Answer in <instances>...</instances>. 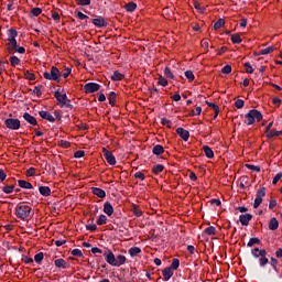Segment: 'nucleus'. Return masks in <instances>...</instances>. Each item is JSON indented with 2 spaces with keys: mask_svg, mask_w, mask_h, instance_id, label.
<instances>
[{
  "mask_svg": "<svg viewBox=\"0 0 282 282\" xmlns=\"http://www.w3.org/2000/svg\"><path fill=\"white\" fill-rule=\"evenodd\" d=\"M180 265H181L180 259H178V258H174V259L172 260V263H171V265H170V269L176 271V270H178Z\"/></svg>",
  "mask_w": 282,
  "mask_h": 282,
  "instance_id": "obj_39",
  "label": "nucleus"
},
{
  "mask_svg": "<svg viewBox=\"0 0 282 282\" xmlns=\"http://www.w3.org/2000/svg\"><path fill=\"white\" fill-rule=\"evenodd\" d=\"M203 151L207 159L213 160L215 158V152L209 145H204Z\"/></svg>",
  "mask_w": 282,
  "mask_h": 282,
  "instance_id": "obj_22",
  "label": "nucleus"
},
{
  "mask_svg": "<svg viewBox=\"0 0 282 282\" xmlns=\"http://www.w3.org/2000/svg\"><path fill=\"white\" fill-rule=\"evenodd\" d=\"M24 77L29 82H34L36 79L35 74L31 73L30 70H24Z\"/></svg>",
  "mask_w": 282,
  "mask_h": 282,
  "instance_id": "obj_43",
  "label": "nucleus"
},
{
  "mask_svg": "<svg viewBox=\"0 0 282 282\" xmlns=\"http://www.w3.org/2000/svg\"><path fill=\"white\" fill-rule=\"evenodd\" d=\"M131 212L138 218L143 216L142 209L135 204H132Z\"/></svg>",
  "mask_w": 282,
  "mask_h": 282,
  "instance_id": "obj_27",
  "label": "nucleus"
},
{
  "mask_svg": "<svg viewBox=\"0 0 282 282\" xmlns=\"http://www.w3.org/2000/svg\"><path fill=\"white\" fill-rule=\"evenodd\" d=\"M161 124L164 127H167L169 129H172V127H173V122L167 118H162Z\"/></svg>",
  "mask_w": 282,
  "mask_h": 282,
  "instance_id": "obj_48",
  "label": "nucleus"
},
{
  "mask_svg": "<svg viewBox=\"0 0 282 282\" xmlns=\"http://www.w3.org/2000/svg\"><path fill=\"white\" fill-rule=\"evenodd\" d=\"M221 73L225 74V75H229L232 73V66L231 65H225L223 68H221Z\"/></svg>",
  "mask_w": 282,
  "mask_h": 282,
  "instance_id": "obj_55",
  "label": "nucleus"
},
{
  "mask_svg": "<svg viewBox=\"0 0 282 282\" xmlns=\"http://www.w3.org/2000/svg\"><path fill=\"white\" fill-rule=\"evenodd\" d=\"M108 221V217L104 214L99 215L98 219H97V225L98 226H104L106 225Z\"/></svg>",
  "mask_w": 282,
  "mask_h": 282,
  "instance_id": "obj_40",
  "label": "nucleus"
},
{
  "mask_svg": "<svg viewBox=\"0 0 282 282\" xmlns=\"http://www.w3.org/2000/svg\"><path fill=\"white\" fill-rule=\"evenodd\" d=\"M77 6H90L91 0H76Z\"/></svg>",
  "mask_w": 282,
  "mask_h": 282,
  "instance_id": "obj_64",
  "label": "nucleus"
},
{
  "mask_svg": "<svg viewBox=\"0 0 282 282\" xmlns=\"http://www.w3.org/2000/svg\"><path fill=\"white\" fill-rule=\"evenodd\" d=\"M204 232L207 235V236H216L217 234V228L215 226H209L207 228L204 229Z\"/></svg>",
  "mask_w": 282,
  "mask_h": 282,
  "instance_id": "obj_36",
  "label": "nucleus"
},
{
  "mask_svg": "<svg viewBox=\"0 0 282 282\" xmlns=\"http://www.w3.org/2000/svg\"><path fill=\"white\" fill-rule=\"evenodd\" d=\"M54 98L56 99L58 106H61L64 101L68 99L67 94H62L59 90H56L54 93Z\"/></svg>",
  "mask_w": 282,
  "mask_h": 282,
  "instance_id": "obj_16",
  "label": "nucleus"
},
{
  "mask_svg": "<svg viewBox=\"0 0 282 282\" xmlns=\"http://www.w3.org/2000/svg\"><path fill=\"white\" fill-rule=\"evenodd\" d=\"M176 134L184 141L187 142L191 138V133L188 130L180 127L176 129Z\"/></svg>",
  "mask_w": 282,
  "mask_h": 282,
  "instance_id": "obj_11",
  "label": "nucleus"
},
{
  "mask_svg": "<svg viewBox=\"0 0 282 282\" xmlns=\"http://www.w3.org/2000/svg\"><path fill=\"white\" fill-rule=\"evenodd\" d=\"M4 126L9 130L18 131L21 128V121L14 118H8L4 120Z\"/></svg>",
  "mask_w": 282,
  "mask_h": 282,
  "instance_id": "obj_5",
  "label": "nucleus"
},
{
  "mask_svg": "<svg viewBox=\"0 0 282 282\" xmlns=\"http://www.w3.org/2000/svg\"><path fill=\"white\" fill-rule=\"evenodd\" d=\"M263 197H265V187H261L257 191V199L263 200Z\"/></svg>",
  "mask_w": 282,
  "mask_h": 282,
  "instance_id": "obj_45",
  "label": "nucleus"
},
{
  "mask_svg": "<svg viewBox=\"0 0 282 282\" xmlns=\"http://www.w3.org/2000/svg\"><path fill=\"white\" fill-rule=\"evenodd\" d=\"M274 137H282V130L276 131V130H271L269 133H267V138L273 139Z\"/></svg>",
  "mask_w": 282,
  "mask_h": 282,
  "instance_id": "obj_42",
  "label": "nucleus"
},
{
  "mask_svg": "<svg viewBox=\"0 0 282 282\" xmlns=\"http://www.w3.org/2000/svg\"><path fill=\"white\" fill-rule=\"evenodd\" d=\"M225 23L226 21L224 19H218L214 24V30H220Z\"/></svg>",
  "mask_w": 282,
  "mask_h": 282,
  "instance_id": "obj_49",
  "label": "nucleus"
},
{
  "mask_svg": "<svg viewBox=\"0 0 282 282\" xmlns=\"http://www.w3.org/2000/svg\"><path fill=\"white\" fill-rule=\"evenodd\" d=\"M256 245H261V239L258 238V237H252L249 239L248 243H247V247L248 248H252L254 247Z\"/></svg>",
  "mask_w": 282,
  "mask_h": 282,
  "instance_id": "obj_29",
  "label": "nucleus"
},
{
  "mask_svg": "<svg viewBox=\"0 0 282 282\" xmlns=\"http://www.w3.org/2000/svg\"><path fill=\"white\" fill-rule=\"evenodd\" d=\"M102 212L108 216L111 217L115 213V208L110 202H105L104 203V208Z\"/></svg>",
  "mask_w": 282,
  "mask_h": 282,
  "instance_id": "obj_17",
  "label": "nucleus"
},
{
  "mask_svg": "<svg viewBox=\"0 0 282 282\" xmlns=\"http://www.w3.org/2000/svg\"><path fill=\"white\" fill-rule=\"evenodd\" d=\"M128 253L131 258H134L142 253V249L140 247H131L129 248Z\"/></svg>",
  "mask_w": 282,
  "mask_h": 282,
  "instance_id": "obj_25",
  "label": "nucleus"
},
{
  "mask_svg": "<svg viewBox=\"0 0 282 282\" xmlns=\"http://www.w3.org/2000/svg\"><path fill=\"white\" fill-rule=\"evenodd\" d=\"M164 76H165L167 79H172V80L175 79V76H174V74L172 73V70H171L170 67H165V68H164Z\"/></svg>",
  "mask_w": 282,
  "mask_h": 282,
  "instance_id": "obj_44",
  "label": "nucleus"
},
{
  "mask_svg": "<svg viewBox=\"0 0 282 282\" xmlns=\"http://www.w3.org/2000/svg\"><path fill=\"white\" fill-rule=\"evenodd\" d=\"M138 8V4L135 2H129L124 6V10L127 12H134Z\"/></svg>",
  "mask_w": 282,
  "mask_h": 282,
  "instance_id": "obj_35",
  "label": "nucleus"
},
{
  "mask_svg": "<svg viewBox=\"0 0 282 282\" xmlns=\"http://www.w3.org/2000/svg\"><path fill=\"white\" fill-rule=\"evenodd\" d=\"M111 82H122L124 79V74L120 73L119 70H115L110 76Z\"/></svg>",
  "mask_w": 282,
  "mask_h": 282,
  "instance_id": "obj_21",
  "label": "nucleus"
},
{
  "mask_svg": "<svg viewBox=\"0 0 282 282\" xmlns=\"http://www.w3.org/2000/svg\"><path fill=\"white\" fill-rule=\"evenodd\" d=\"M253 219L252 214H241L239 216V221L242 226L248 227L250 225V221Z\"/></svg>",
  "mask_w": 282,
  "mask_h": 282,
  "instance_id": "obj_12",
  "label": "nucleus"
},
{
  "mask_svg": "<svg viewBox=\"0 0 282 282\" xmlns=\"http://www.w3.org/2000/svg\"><path fill=\"white\" fill-rule=\"evenodd\" d=\"M164 171V165L163 164H155L152 166V173L155 175L161 174Z\"/></svg>",
  "mask_w": 282,
  "mask_h": 282,
  "instance_id": "obj_32",
  "label": "nucleus"
},
{
  "mask_svg": "<svg viewBox=\"0 0 282 282\" xmlns=\"http://www.w3.org/2000/svg\"><path fill=\"white\" fill-rule=\"evenodd\" d=\"M164 152H165V149H164V147L161 145V144H156V145H154L153 149H152L153 155H156V156L162 155Z\"/></svg>",
  "mask_w": 282,
  "mask_h": 282,
  "instance_id": "obj_24",
  "label": "nucleus"
},
{
  "mask_svg": "<svg viewBox=\"0 0 282 282\" xmlns=\"http://www.w3.org/2000/svg\"><path fill=\"white\" fill-rule=\"evenodd\" d=\"M246 167L250 171H254L257 173H260L261 172V167L258 166V165H253V164H246Z\"/></svg>",
  "mask_w": 282,
  "mask_h": 282,
  "instance_id": "obj_56",
  "label": "nucleus"
},
{
  "mask_svg": "<svg viewBox=\"0 0 282 282\" xmlns=\"http://www.w3.org/2000/svg\"><path fill=\"white\" fill-rule=\"evenodd\" d=\"M269 229L271 231H275L276 229H279V220L275 217H272L269 220Z\"/></svg>",
  "mask_w": 282,
  "mask_h": 282,
  "instance_id": "obj_26",
  "label": "nucleus"
},
{
  "mask_svg": "<svg viewBox=\"0 0 282 282\" xmlns=\"http://www.w3.org/2000/svg\"><path fill=\"white\" fill-rule=\"evenodd\" d=\"M75 17H77V19H79L80 21H87V19H89L88 15L84 14L83 12L75 10L74 11Z\"/></svg>",
  "mask_w": 282,
  "mask_h": 282,
  "instance_id": "obj_41",
  "label": "nucleus"
},
{
  "mask_svg": "<svg viewBox=\"0 0 282 282\" xmlns=\"http://www.w3.org/2000/svg\"><path fill=\"white\" fill-rule=\"evenodd\" d=\"M270 264L274 271H278L276 265L279 264V260L276 258L272 257L270 260Z\"/></svg>",
  "mask_w": 282,
  "mask_h": 282,
  "instance_id": "obj_62",
  "label": "nucleus"
},
{
  "mask_svg": "<svg viewBox=\"0 0 282 282\" xmlns=\"http://www.w3.org/2000/svg\"><path fill=\"white\" fill-rule=\"evenodd\" d=\"M158 85L162 86V87H166L169 85V82H167L166 78L160 77L159 80H158Z\"/></svg>",
  "mask_w": 282,
  "mask_h": 282,
  "instance_id": "obj_61",
  "label": "nucleus"
},
{
  "mask_svg": "<svg viewBox=\"0 0 282 282\" xmlns=\"http://www.w3.org/2000/svg\"><path fill=\"white\" fill-rule=\"evenodd\" d=\"M43 260H44V253L43 252H37L36 254H34L35 263L41 264Z\"/></svg>",
  "mask_w": 282,
  "mask_h": 282,
  "instance_id": "obj_47",
  "label": "nucleus"
},
{
  "mask_svg": "<svg viewBox=\"0 0 282 282\" xmlns=\"http://www.w3.org/2000/svg\"><path fill=\"white\" fill-rule=\"evenodd\" d=\"M274 52V47L270 46V47H267V48H263L261 50L257 56H265V55H270Z\"/></svg>",
  "mask_w": 282,
  "mask_h": 282,
  "instance_id": "obj_33",
  "label": "nucleus"
},
{
  "mask_svg": "<svg viewBox=\"0 0 282 282\" xmlns=\"http://www.w3.org/2000/svg\"><path fill=\"white\" fill-rule=\"evenodd\" d=\"M7 36H8L7 41H12V40L17 39L18 31L15 29H9L7 31Z\"/></svg>",
  "mask_w": 282,
  "mask_h": 282,
  "instance_id": "obj_28",
  "label": "nucleus"
},
{
  "mask_svg": "<svg viewBox=\"0 0 282 282\" xmlns=\"http://www.w3.org/2000/svg\"><path fill=\"white\" fill-rule=\"evenodd\" d=\"M32 208L29 205L18 204L14 208V215L18 219L25 221L31 217Z\"/></svg>",
  "mask_w": 282,
  "mask_h": 282,
  "instance_id": "obj_3",
  "label": "nucleus"
},
{
  "mask_svg": "<svg viewBox=\"0 0 282 282\" xmlns=\"http://www.w3.org/2000/svg\"><path fill=\"white\" fill-rule=\"evenodd\" d=\"M18 186L23 189H33V185L25 180H18Z\"/></svg>",
  "mask_w": 282,
  "mask_h": 282,
  "instance_id": "obj_23",
  "label": "nucleus"
},
{
  "mask_svg": "<svg viewBox=\"0 0 282 282\" xmlns=\"http://www.w3.org/2000/svg\"><path fill=\"white\" fill-rule=\"evenodd\" d=\"M35 173H36V169L35 167H29L26 170V176H29V177L35 176Z\"/></svg>",
  "mask_w": 282,
  "mask_h": 282,
  "instance_id": "obj_63",
  "label": "nucleus"
},
{
  "mask_svg": "<svg viewBox=\"0 0 282 282\" xmlns=\"http://www.w3.org/2000/svg\"><path fill=\"white\" fill-rule=\"evenodd\" d=\"M59 108H67V109H74V105H72V100L70 99H66V101H64Z\"/></svg>",
  "mask_w": 282,
  "mask_h": 282,
  "instance_id": "obj_50",
  "label": "nucleus"
},
{
  "mask_svg": "<svg viewBox=\"0 0 282 282\" xmlns=\"http://www.w3.org/2000/svg\"><path fill=\"white\" fill-rule=\"evenodd\" d=\"M245 69H246L247 74H253L254 73L253 66L251 65L250 62L245 63Z\"/></svg>",
  "mask_w": 282,
  "mask_h": 282,
  "instance_id": "obj_51",
  "label": "nucleus"
},
{
  "mask_svg": "<svg viewBox=\"0 0 282 282\" xmlns=\"http://www.w3.org/2000/svg\"><path fill=\"white\" fill-rule=\"evenodd\" d=\"M251 256L254 259H259V265L261 268H265V265L270 263V259H268V251L265 249H260L256 247L251 250Z\"/></svg>",
  "mask_w": 282,
  "mask_h": 282,
  "instance_id": "obj_2",
  "label": "nucleus"
},
{
  "mask_svg": "<svg viewBox=\"0 0 282 282\" xmlns=\"http://www.w3.org/2000/svg\"><path fill=\"white\" fill-rule=\"evenodd\" d=\"M39 116L41 119L46 120L50 123H54L56 121L55 117L50 111L41 110L39 111Z\"/></svg>",
  "mask_w": 282,
  "mask_h": 282,
  "instance_id": "obj_10",
  "label": "nucleus"
},
{
  "mask_svg": "<svg viewBox=\"0 0 282 282\" xmlns=\"http://www.w3.org/2000/svg\"><path fill=\"white\" fill-rule=\"evenodd\" d=\"M31 14L33 17H40V14H42V9L41 8H33V9H31Z\"/></svg>",
  "mask_w": 282,
  "mask_h": 282,
  "instance_id": "obj_60",
  "label": "nucleus"
},
{
  "mask_svg": "<svg viewBox=\"0 0 282 282\" xmlns=\"http://www.w3.org/2000/svg\"><path fill=\"white\" fill-rule=\"evenodd\" d=\"M43 88V85H39V86H35L34 89H33V94L36 95V97H42V91L41 89Z\"/></svg>",
  "mask_w": 282,
  "mask_h": 282,
  "instance_id": "obj_58",
  "label": "nucleus"
},
{
  "mask_svg": "<svg viewBox=\"0 0 282 282\" xmlns=\"http://www.w3.org/2000/svg\"><path fill=\"white\" fill-rule=\"evenodd\" d=\"M245 100L243 99H238V100H236L235 101V107L237 108V109H243L245 108Z\"/></svg>",
  "mask_w": 282,
  "mask_h": 282,
  "instance_id": "obj_57",
  "label": "nucleus"
},
{
  "mask_svg": "<svg viewBox=\"0 0 282 282\" xmlns=\"http://www.w3.org/2000/svg\"><path fill=\"white\" fill-rule=\"evenodd\" d=\"M39 193L43 197H50L52 195V189L50 186H39Z\"/></svg>",
  "mask_w": 282,
  "mask_h": 282,
  "instance_id": "obj_19",
  "label": "nucleus"
},
{
  "mask_svg": "<svg viewBox=\"0 0 282 282\" xmlns=\"http://www.w3.org/2000/svg\"><path fill=\"white\" fill-rule=\"evenodd\" d=\"M15 186L14 185H4L1 187V191L7 194V195H10L13 193Z\"/></svg>",
  "mask_w": 282,
  "mask_h": 282,
  "instance_id": "obj_37",
  "label": "nucleus"
},
{
  "mask_svg": "<svg viewBox=\"0 0 282 282\" xmlns=\"http://www.w3.org/2000/svg\"><path fill=\"white\" fill-rule=\"evenodd\" d=\"M185 77L191 83L195 80V75H194L193 70H186L185 72Z\"/></svg>",
  "mask_w": 282,
  "mask_h": 282,
  "instance_id": "obj_52",
  "label": "nucleus"
},
{
  "mask_svg": "<svg viewBox=\"0 0 282 282\" xmlns=\"http://www.w3.org/2000/svg\"><path fill=\"white\" fill-rule=\"evenodd\" d=\"M102 155H104L106 162L110 166H115L117 164V159H116L115 154L111 151H109L107 148H102Z\"/></svg>",
  "mask_w": 282,
  "mask_h": 282,
  "instance_id": "obj_6",
  "label": "nucleus"
},
{
  "mask_svg": "<svg viewBox=\"0 0 282 282\" xmlns=\"http://www.w3.org/2000/svg\"><path fill=\"white\" fill-rule=\"evenodd\" d=\"M23 120L30 124L31 127H36L37 126V120L35 117L30 115L29 112H24L22 116Z\"/></svg>",
  "mask_w": 282,
  "mask_h": 282,
  "instance_id": "obj_13",
  "label": "nucleus"
},
{
  "mask_svg": "<svg viewBox=\"0 0 282 282\" xmlns=\"http://www.w3.org/2000/svg\"><path fill=\"white\" fill-rule=\"evenodd\" d=\"M70 254L72 256H74V257H77V258H83L84 257V253H83V251L80 250V249H73L72 251H70Z\"/></svg>",
  "mask_w": 282,
  "mask_h": 282,
  "instance_id": "obj_54",
  "label": "nucleus"
},
{
  "mask_svg": "<svg viewBox=\"0 0 282 282\" xmlns=\"http://www.w3.org/2000/svg\"><path fill=\"white\" fill-rule=\"evenodd\" d=\"M162 274H163V280L165 282H169L173 278L174 271L171 269V267H166L163 269Z\"/></svg>",
  "mask_w": 282,
  "mask_h": 282,
  "instance_id": "obj_18",
  "label": "nucleus"
},
{
  "mask_svg": "<svg viewBox=\"0 0 282 282\" xmlns=\"http://www.w3.org/2000/svg\"><path fill=\"white\" fill-rule=\"evenodd\" d=\"M43 78L48 82H55L57 84L61 83L62 79V73L56 66L51 67V72H44Z\"/></svg>",
  "mask_w": 282,
  "mask_h": 282,
  "instance_id": "obj_4",
  "label": "nucleus"
},
{
  "mask_svg": "<svg viewBox=\"0 0 282 282\" xmlns=\"http://www.w3.org/2000/svg\"><path fill=\"white\" fill-rule=\"evenodd\" d=\"M231 43H234L235 45H240V43H242V37L240 34H232L231 35Z\"/></svg>",
  "mask_w": 282,
  "mask_h": 282,
  "instance_id": "obj_38",
  "label": "nucleus"
},
{
  "mask_svg": "<svg viewBox=\"0 0 282 282\" xmlns=\"http://www.w3.org/2000/svg\"><path fill=\"white\" fill-rule=\"evenodd\" d=\"M108 101L111 107H116L117 102V94L115 91H110L108 96Z\"/></svg>",
  "mask_w": 282,
  "mask_h": 282,
  "instance_id": "obj_30",
  "label": "nucleus"
},
{
  "mask_svg": "<svg viewBox=\"0 0 282 282\" xmlns=\"http://www.w3.org/2000/svg\"><path fill=\"white\" fill-rule=\"evenodd\" d=\"M9 62L12 67L21 65V59L18 56H10Z\"/></svg>",
  "mask_w": 282,
  "mask_h": 282,
  "instance_id": "obj_34",
  "label": "nucleus"
},
{
  "mask_svg": "<svg viewBox=\"0 0 282 282\" xmlns=\"http://www.w3.org/2000/svg\"><path fill=\"white\" fill-rule=\"evenodd\" d=\"M245 124L250 127L257 122H261L263 120V115L258 109H251L245 115Z\"/></svg>",
  "mask_w": 282,
  "mask_h": 282,
  "instance_id": "obj_1",
  "label": "nucleus"
},
{
  "mask_svg": "<svg viewBox=\"0 0 282 282\" xmlns=\"http://www.w3.org/2000/svg\"><path fill=\"white\" fill-rule=\"evenodd\" d=\"M86 155V152L83 150H78L74 153V159H83Z\"/></svg>",
  "mask_w": 282,
  "mask_h": 282,
  "instance_id": "obj_59",
  "label": "nucleus"
},
{
  "mask_svg": "<svg viewBox=\"0 0 282 282\" xmlns=\"http://www.w3.org/2000/svg\"><path fill=\"white\" fill-rule=\"evenodd\" d=\"M101 86L97 83H87L84 85V91L86 95H91L99 91Z\"/></svg>",
  "mask_w": 282,
  "mask_h": 282,
  "instance_id": "obj_8",
  "label": "nucleus"
},
{
  "mask_svg": "<svg viewBox=\"0 0 282 282\" xmlns=\"http://www.w3.org/2000/svg\"><path fill=\"white\" fill-rule=\"evenodd\" d=\"M54 265L57 269H68L70 267V264L63 258H58L54 260Z\"/></svg>",
  "mask_w": 282,
  "mask_h": 282,
  "instance_id": "obj_15",
  "label": "nucleus"
},
{
  "mask_svg": "<svg viewBox=\"0 0 282 282\" xmlns=\"http://www.w3.org/2000/svg\"><path fill=\"white\" fill-rule=\"evenodd\" d=\"M8 46H11V47H8V52L11 53L12 51L14 50H18V41H17V37L13 39V40H9L8 41Z\"/></svg>",
  "mask_w": 282,
  "mask_h": 282,
  "instance_id": "obj_31",
  "label": "nucleus"
},
{
  "mask_svg": "<svg viewBox=\"0 0 282 282\" xmlns=\"http://www.w3.org/2000/svg\"><path fill=\"white\" fill-rule=\"evenodd\" d=\"M194 8H195V10H197V12H200L202 14H204V12H206V8L202 7L200 2H198V1H194Z\"/></svg>",
  "mask_w": 282,
  "mask_h": 282,
  "instance_id": "obj_46",
  "label": "nucleus"
},
{
  "mask_svg": "<svg viewBox=\"0 0 282 282\" xmlns=\"http://www.w3.org/2000/svg\"><path fill=\"white\" fill-rule=\"evenodd\" d=\"M127 257L123 254H118L115 259V268H120L121 265L126 264Z\"/></svg>",
  "mask_w": 282,
  "mask_h": 282,
  "instance_id": "obj_20",
  "label": "nucleus"
},
{
  "mask_svg": "<svg viewBox=\"0 0 282 282\" xmlns=\"http://www.w3.org/2000/svg\"><path fill=\"white\" fill-rule=\"evenodd\" d=\"M93 25H95L96 28H107L108 22L106 21V19L104 17H96L91 20Z\"/></svg>",
  "mask_w": 282,
  "mask_h": 282,
  "instance_id": "obj_9",
  "label": "nucleus"
},
{
  "mask_svg": "<svg viewBox=\"0 0 282 282\" xmlns=\"http://www.w3.org/2000/svg\"><path fill=\"white\" fill-rule=\"evenodd\" d=\"M91 194L97 196L100 199H104L107 197V193L105 189L100 187H90Z\"/></svg>",
  "mask_w": 282,
  "mask_h": 282,
  "instance_id": "obj_14",
  "label": "nucleus"
},
{
  "mask_svg": "<svg viewBox=\"0 0 282 282\" xmlns=\"http://www.w3.org/2000/svg\"><path fill=\"white\" fill-rule=\"evenodd\" d=\"M102 256L105 258V261L111 265V267H116V256L115 253L112 252L111 249H106L104 252H102Z\"/></svg>",
  "mask_w": 282,
  "mask_h": 282,
  "instance_id": "obj_7",
  "label": "nucleus"
},
{
  "mask_svg": "<svg viewBox=\"0 0 282 282\" xmlns=\"http://www.w3.org/2000/svg\"><path fill=\"white\" fill-rule=\"evenodd\" d=\"M70 74H72V68L70 67H66L62 72V77L64 79H67L70 76Z\"/></svg>",
  "mask_w": 282,
  "mask_h": 282,
  "instance_id": "obj_53",
  "label": "nucleus"
}]
</instances>
